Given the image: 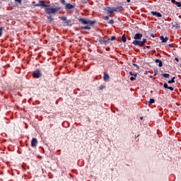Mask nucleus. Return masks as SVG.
Returning a JSON list of instances; mask_svg holds the SVG:
<instances>
[{"instance_id": "6e6552de", "label": "nucleus", "mask_w": 181, "mask_h": 181, "mask_svg": "<svg viewBox=\"0 0 181 181\" xmlns=\"http://www.w3.org/2000/svg\"><path fill=\"white\" fill-rule=\"evenodd\" d=\"M65 9L66 11H69L70 9H74V5L70 4V3H68L65 5Z\"/></svg>"}, {"instance_id": "7ed1b4c3", "label": "nucleus", "mask_w": 181, "mask_h": 181, "mask_svg": "<svg viewBox=\"0 0 181 181\" xmlns=\"http://www.w3.org/2000/svg\"><path fill=\"white\" fill-rule=\"evenodd\" d=\"M78 22L82 23V25H89L90 26H93L95 23V21L91 20H86L84 18H79Z\"/></svg>"}, {"instance_id": "9b49d317", "label": "nucleus", "mask_w": 181, "mask_h": 181, "mask_svg": "<svg viewBox=\"0 0 181 181\" xmlns=\"http://www.w3.org/2000/svg\"><path fill=\"white\" fill-rule=\"evenodd\" d=\"M160 40H161L162 43H166V42H168V40H169V37H163V35H161L160 37Z\"/></svg>"}, {"instance_id": "5701e85b", "label": "nucleus", "mask_w": 181, "mask_h": 181, "mask_svg": "<svg viewBox=\"0 0 181 181\" xmlns=\"http://www.w3.org/2000/svg\"><path fill=\"white\" fill-rule=\"evenodd\" d=\"M60 2L62 5H66V0H60Z\"/></svg>"}, {"instance_id": "f8f14e48", "label": "nucleus", "mask_w": 181, "mask_h": 181, "mask_svg": "<svg viewBox=\"0 0 181 181\" xmlns=\"http://www.w3.org/2000/svg\"><path fill=\"white\" fill-rule=\"evenodd\" d=\"M103 80L104 81H108V80H110V75L105 73L103 76Z\"/></svg>"}, {"instance_id": "20e7f679", "label": "nucleus", "mask_w": 181, "mask_h": 181, "mask_svg": "<svg viewBox=\"0 0 181 181\" xmlns=\"http://www.w3.org/2000/svg\"><path fill=\"white\" fill-rule=\"evenodd\" d=\"M146 43V39H143L142 41H139V40L133 41V45H134V46H139L140 47L145 46Z\"/></svg>"}, {"instance_id": "e433bc0d", "label": "nucleus", "mask_w": 181, "mask_h": 181, "mask_svg": "<svg viewBox=\"0 0 181 181\" xmlns=\"http://www.w3.org/2000/svg\"><path fill=\"white\" fill-rule=\"evenodd\" d=\"M147 49H151V46L148 45L146 46Z\"/></svg>"}, {"instance_id": "b1692460", "label": "nucleus", "mask_w": 181, "mask_h": 181, "mask_svg": "<svg viewBox=\"0 0 181 181\" xmlns=\"http://www.w3.org/2000/svg\"><path fill=\"white\" fill-rule=\"evenodd\" d=\"M108 23H110V25H113L114 23V20L111 19L108 21Z\"/></svg>"}, {"instance_id": "2eb2a0df", "label": "nucleus", "mask_w": 181, "mask_h": 181, "mask_svg": "<svg viewBox=\"0 0 181 181\" xmlns=\"http://www.w3.org/2000/svg\"><path fill=\"white\" fill-rule=\"evenodd\" d=\"M100 45H107L108 43V40H99Z\"/></svg>"}, {"instance_id": "423d86ee", "label": "nucleus", "mask_w": 181, "mask_h": 181, "mask_svg": "<svg viewBox=\"0 0 181 181\" xmlns=\"http://www.w3.org/2000/svg\"><path fill=\"white\" fill-rule=\"evenodd\" d=\"M47 5L43 0H40L39 3L37 4H35V6H41L42 8H46Z\"/></svg>"}, {"instance_id": "c756f323", "label": "nucleus", "mask_w": 181, "mask_h": 181, "mask_svg": "<svg viewBox=\"0 0 181 181\" xmlns=\"http://www.w3.org/2000/svg\"><path fill=\"white\" fill-rule=\"evenodd\" d=\"M129 74H130V76H135V74L132 73V71H129Z\"/></svg>"}, {"instance_id": "c9c22d12", "label": "nucleus", "mask_w": 181, "mask_h": 181, "mask_svg": "<svg viewBox=\"0 0 181 181\" xmlns=\"http://www.w3.org/2000/svg\"><path fill=\"white\" fill-rule=\"evenodd\" d=\"M175 28H179V24H175Z\"/></svg>"}, {"instance_id": "ddd939ff", "label": "nucleus", "mask_w": 181, "mask_h": 181, "mask_svg": "<svg viewBox=\"0 0 181 181\" xmlns=\"http://www.w3.org/2000/svg\"><path fill=\"white\" fill-rule=\"evenodd\" d=\"M81 29L83 30H90L91 29V27L86 25L81 27Z\"/></svg>"}, {"instance_id": "473e14b6", "label": "nucleus", "mask_w": 181, "mask_h": 181, "mask_svg": "<svg viewBox=\"0 0 181 181\" xmlns=\"http://www.w3.org/2000/svg\"><path fill=\"white\" fill-rule=\"evenodd\" d=\"M168 46L169 47H175V46H173V44H169Z\"/></svg>"}, {"instance_id": "1a4fd4ad", "label": "nucleus", "mask_w": 181, "mask_h": 181, "mask_svg": "<svg viewBox=\"0 0 181 181\" xmlns=\"http://www.w3.org/2000/svg\"><path fill=\"white\" fill-rule=\"evenodd\" d=\"M153 16H157V18H162V14L158 11H151Z\"/></svg>"}, {"instance_id": "39448f33", "label": "nucleus", "mask_w": 181, "mask_h": 181, "mask_svg": "<svg viewBox=\"0 0 181 181\" xmlns=\"http://www.w3.org/2000/svg\"><path fill=\"white\" fill-rule=\"evenodd\" d=\"M40 76H42V74H40V71L39 69H36L33 73V77L34 78H39V77H40Z\"/></svg>"}, {"instance_id": "f3484780", "label": "nucleus", "mask_w": 181, "mask_h": 181, "mask_svg": "<svg viewBox=\"0 0 181 181\" xmlns=\"http://www.w3.org/2000/svg\"><path fill=\"white\" fill-rule=\"evenodd\" d=\"M136 76H137V74H134V76L130 78L131 81H134V80H136Z\"/></svg>"}, {"instance_id": "6ab92c4d", "label": "nucleus", "mask_w": 181, "mask_h": 181, "mask_svg": "<svg viewBox=\"0 0 181 181\" xmlns=\"http://www.w3.org/2000/svg\"><path fill=\"white\" fill-rule=\"evenodd\" d=\"M163 76L165 77V78H169V77H170V74H163Z\"/></svg>"}, {"instance_id": "4be33fe9", "label": "nucleus", "mask_w": 181, "mask_h": 181, "mask_svg": "<svg viewBox=\"0 0 181 181\" xmlns=\"http://www.w3.org/2000/svg\"><path fill=\"white\" fill-rule=\"evenodd\" d=\"M104 88H105V86H104V85H101V86L99 87V90H104Z\"/></svg>"}, {"instance_id": "cd10ccee", "label": "nucleus", "mask_w": 181, "mask_h": 181, "mask_svg": "<svg viewBox=\"0 0 181 181\" xmlns=\"http://www.w3.org/2000/svg\"><path fill=\"white\" fill-rule=\"evenodd\" d=\"M163 87L164 88H168L169 86H168V83H164Z\"/></svg>"}, {"instance_id": "58836bf2", "label": "nucleus", "mask_w": 181, "mask_h": 181, "mask_svg": "<svg viewBox=\"0 0 181 181\" xmlns=\"http://www.w3.org/2000/svg\"><path fill=\"white\" fill-rule=\"evenodd\" d=\"M140 119H144V117H140Z\"/></svg>"}, {"instance_id": "a211bd4d", "label": "nucleus", "mask_w": 181, "mask_h": 181, "mask_svg": "<svg viewBox=\"0 0 181 181\" xmlns=\"http://www.w3.org/2000/svg\"><path fill=\"white\" fill-rule=\"evenodd\" d=\"M153 103H155V99H150V100L148 101V105H151V104H153Z\"/></svg>"}, {"instance_id": "412c9836", "label": "nucleus", "mask_w": 181, "mask_h": 181, "mask_svg": "<svg viewBox=\"0 0 181 181\" xmlns=\"http://www.w3.org/2000/svg\"><path fill=\"white\" fill-rule=\"evenodd\" d=\"M172 83H175V77H173L171 80L168 81V84H170Z\"/></svg>"}, {"instance_id": "dca6fc26", "label": "nucleus", "mask_w": 181, "mask_h": 181, "mask_svg": "<svg viewBox=\"0 0 181 181\" xmlns=\"http://www.w3.org/2000/svg\"><path fill=\"white\" fill-rule=\"evenodd\" d=\"M122 40L123 43H126L127 42V37L125 36V34H124L122 36Z\"/></svg>"}, {"instance_id": "a878e982", "label": "nucleus", "mask_w": 181, "mask_h": 181, "mask_svg": "<svg viewBox=\"0 0 181 181\" xmlns=\"http://www.w3.org/2000/svg\"><path fill=\"white\" fill-rule=\"evenodd\" d=\"M168 89L170 90V91H173V90H174L173 87H172V86H168Z\"/></svg>"}, {"instance_id": "72a5a7b5", "label": "nucleus", "mask_w": 181, "mask_h": 181, "mask_svg": "<svg viewBox=\"0 0 181 181\" xmlns=\"http://www.w3.org/2000/svg\"><path fill=\"white\" fill-rule=\"evenodd\" d=\"M175 62H179V58H177V57H175Z\"/></svg>"}, {"instance_id": "393cba45", "label": "nucleus", "mask_w": 181, "mask_h": 181, "mask_svg": "<svg viewBox=\"0 0 181 181\" xmlns=\"http://www.w3.org/2000/svg\"><path fill=\"white\" fill-rule=\"evenodd\" d=\"M176 6H177L178 8H180V6H181V3H180V2H176Z\"/></svg>"}, {"instance_id": "bb28decb", "label": "nucleus", "mask_w": 181, "mask_h": 181, "mask_svg": "<svg viewBox=\"0 0 181 181\" xmlns=\"http://www.w3.org/2000/svg\"><path fill=\"white\" fill-rule=\"evenodd\" d=\"M17 4H22V0H14Z\"/></svg>"}, {"instance_id": "f257e3e1", "label": "nucleus", "mask_w": 181, "mask_h": 181, "mask_svg": "<svg viewBox=\"0 0 181 181\" xmlns=\"http://www.w3.org/2000/svg\"><path fill=\"white\" fill-rule=\"evenodd\" d=\"M45 11V13H47L48 15H52L57 13V12H59V11H60V7H52V6L50 5H47Z\"/></svg>"}, {"instance_id": "7c9ffc66", "label": "nucleus", "mask_w": 181, "mask_h": 181, "mask_svg": "<svg viewBox=\"0 0 181 181\" xmlns=\"http://www.w3.org/2000/svg\"><path fill=\"white\" fill-rule=\"evenodd\" d=\"M61 19L62 20V21H67V18H66V17H62V18H61Z\"/></svg>"}, {"instance_id": "2f4dec72", "label": "nucleus", "mask_w": 181, "mask_h": 181, "mask_svg": "<svg viewBox=\"0 0 181 181\" xmlns=\"http://www.w3.org/2000/svg\"><path fill=\"white\" fill-rule=\"evenodd\" d=\"M105 21H108V20L110 19V17H108V16H106L105 17Z\"/></svg>"}, {"instance_id": "c85d7f7f", "label": "nucleus", "mask_w": 181, "mask_h": 181, "mask_svg": "<svg viewBox=\"0 0 181 181\" xmlns=\"http://www.w3.org/2000/svg\"><path fill=\"white\" fill-rule=\"evenodd\" d=\"M2 30H4V29L0 28V37L2 36Z\"/></svg>"}, {"instance_id": "f03ea898", "label": "nucleus", "mask_w": 181, "mask_h": 181, "mask_svg": "<svg viewBox=\"0 0 181 181\" xmlns=\"http://www.w3.org/2000/svg\"><path fill=\"white\" fill-rule=\"evenodd\" d=\"M123 9H124V7H122V6H119L118 7L113 8H111V7L106 8L107 13V15H110V16H111V15H112L114 12H119Z\"/></svg>"}, {"instance_id": "aec40b11", "label": "nucleus", "mask_w": 181, "mask_h": 181, "mask_svg": "<svg viewBox=\"0 0 181 181\" xmlns=\"http://www.w3.org/2000/svg\"><path fill=\"white\" fill-rule=\"evenodd\" d=\"M117 39V37L112 36L110 38H108L107 40L110 42V40H115Z\"/></svg>"}, {"instance_id": "f704fd0d", "label": "nucleus", "mask_w": 181, "mask_h": 181, "mask_svg": "<svg viewBox=\"0 0 181 181\" xmlns=\"http://www.w3.org/2000/svg\"><path fill=\"white\" fill-rule=\"evenodd\" d=\"M172 4H175L176 0H171Z\"/></svg>"}, {"instance_id": "4468645a", "label": "nucleus", "mask_w": 181, "mask_h": 181, "mask_svg": "<svg viewBox=\"0 0 181 181\" xmlns=\"http://www.w3.org/2000/svg\"><path fill=\"white\" fill-rule=\"evenodd\" d=\"M156 63H158V67H162L163 66V63L160 59H156Z\"/></svg>"}, {"instance_id": "4c0bfd02", "label": "nucleus", "mask_w": 181, "mask_h": 181, "mask_svg": "<svg viewBox=\"0 0 181 181\" xmlns=\"http://www.w3.org/2000/svg\"><path fill=\"white\" fill-rule=\"evenodd\" d=\"M127 2H129V3L131 2V0H127Z\"/></svg>"}, {"instance_id": "0eeeda50", "label": "nucleus", "mask_w": 181, "mask_h": 181, "mask_svg": "<svg viewBox=\"0 0 181 181\" xmlns=\"http://www.w3.org/2000/svg\"><path fill=\"white\" fill-rule=\"evenodd\" d=\"M37 145V139L33 138L31 140V146L33 148H36Z\"/></svg>"}, {"instance_id": "9d476101", "label": "nucleus", "mask_w": 181, "mask_h": 181, "mask_svg": "<svg viewBox=\"0 0 181 181\" xmlns=\"http://www.w3.org/2000/svg\"><path fill=\"white\" fill-rule=\"evenodd\" d=\"M134 39L135 40H141V39H142V34H141V33L135 34Z\"/></svg>"}]
</instances>
